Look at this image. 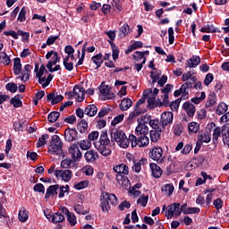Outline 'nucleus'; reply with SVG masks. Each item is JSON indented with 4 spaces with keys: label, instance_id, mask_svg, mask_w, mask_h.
I'll use <instances>...</instances> for the list:
<instances>
[{
    "label": "nucleus",
    "instance_id": "nucleus-1",
    "mask_svg": "<svg viewBox=\"0 0 229 229\" xmlns=\"http://www.w3.org/2000/svg\"><path fill=\"white\" fill-rule=\"evenodd\" d=\"M149 127L144 123H140L135 129V134H130V140L131 148H146L149 146Z\"/></svg>",
    "mask_w": 229,
    "mask_h": 229
},
{
    "label": "nucleus",
    "instance_id": "nucleus-2",
    "mask_svg": "<svg viewBox=\"0 0 229 229\" xmlns=\"http://www.w3.org/2000/svg\"><path fill=\"white\" fill-rule=\"evenodd\" d=\"M174 114L173 112H164L161 114V120H150L148 124L152 127V130H157V131H164L165 126H171L173 124V119Z\"/></svg>",
    "mask_w": 229,
    "mask_h": 229
},
{
    "label": "nucleus",
    "instance_id": "nucleus-3",
    "mask_svg": "<svg viewBox=\"0 0 229 229\" xmlns=\"http://www.w3.org/2000/svg\"><path fill=\"white\" fill-rule=\"evenodd\" d=\"M113 171L116 173V181L119 185H128L130 183V179H128V174H130V168L125 164H118L113 167Z\"/></svg>",
    "mask_w": 229,
    "mask_h": 229
},
{
    "label": "nucleus",
    "instance_id": "nucleus-4",
    "mask_svg": "<svg viewBox=\"0 0 229 229\" xmlns=\"http://www.w3.org/2000/svg\"><path fill=\"white\" fill-rule=\"evenodd\" d=\"M110 135L112 142H116L120 148H128V146L131 144V140H130V135L129 138L126 137V134L123 132V131L119 128L112 129Z\"/></svg>",
    "mask_w": 229,
    "mask_h": 229
},
{
    "label": "nucleus",
    "instance_id": "nucleus-5",
    "mask_svg": "<svg viewBox=\"0 0 229 229\" xmlns=\"http://www.w3.org/2000/svg\"><path fill=\"white\" fill-rule=\"evenodd\" d=\"M108 201L111 205L115 207V205H117V197L114 193H108L106 191L102 192L100 197V207L102 212L108 213L110 210V203Z\"/></svg>",
    "mask_w": 229,
    "mask_h": 229
},
{
    "label": "nucleus",
    "instance_id": "nucleus-6",
    "mask_svg": "<svg viewBox=\"0 0 229 229\" xmlns=\"http://www.w3.org/2000/svg\"><path fill=\"white\" fill-rule=\"evenodd\" d=\"M48 153H51V155H62V153H64V142L62 139H60V136H52L48 146Z\"/></svg>",
    "mask_w": 229,
    "mask_h": 229
},
{
    "label": "nucleus",
    "instance_id": "nucleus-7",
    "mask_svg": "<svg viewBox=\"0 0 229 229\" xmlns=\"http://www.w3.org/2000/svg\"><path fill=\"white\" fill-rule=\"evenodd\" d=\"M174 216H175V217H180V216H182L180 203H174L167 207V211L165 213L167 219H173Z\"/></svg>",
    "mask_w": 229,
    "mask_h": 229
},
{
    "label": "nucleus",
    "instance_id": "nucleus-8",
    "mask_svg": "<svg viewBox=\"0 0 229 229\" xmlns=\"http://www.w3.org/2000/svg\"><path fill=\"white\" fill-rule=\"evenodd\" d=\"M150 158L152 160H155L157 164H163L164 163V150L160 147L154 148L150 150Z\"/></svg>",
    "mask_w": 229,
    "mask_h": 229
},
{
    "label": "nucleus",
    "instance_id": "nucleus-9",
    "mask_svg": "<svg viewBox=\"0 0 229 229\" xmlns=\"http://www.w3.org/2000/svg\"><path fill=\"white\" fill-rule=\"evenodd\" d=\"M68 153L73 162H78L81 158V151L76 144H72L68 148Z\"/></svg>",
    "mask_w": 229,
    "mask_h": 229
},
{
    "label": "nucleus",
    "instance_id": "nucleus-10",
    "mask_svg": "<svg viewBox=\"0 0 229 229\" xmlns=\"http://www.w3.org/2000/svg\"><path fill=\"white\" fill-rule=\"evenodd\" d=\"M55 176L63 182H69L72 178V172L71 170H55Z\"/></svg>",
    "mask_w": 229,
    "mask_h": 229
},
{
    "label": "nucleus",
    "instance_id": "nucleus-11",
    "mask_svg": "<svg viewBox=\"0 0 229 229\" xmlns=\"http://www.w3.org/2000/svg\"><path fill=\"white\" fill-rule=\"evenodd\" d=\"M64 140L66 142H74V140H78V131L71 128L66 129L64 131Z\"/></svg>",
    "mask_w": 229,
    "mask_h": 229
},
{
    "label": "nucleus",
    "instance_id": "nucleus-12",
    "mask_svg": "<svg viewBox=\"0 0 229 229\" xmlns=\"http://www.w3.org/2000/svg\"><path fill=\"white\" fill-rule=\"evenodd\" d=\"M207 128L208 130H212V128H215L213 130V142L217 141V140L221 137V133L223 134V128L221 127H216V123L212 122L208 124Z\"/></svg>",
    "mask_w": 229,
    "mask_h": 229
},
{
    "label": "nucleus",
    "instance_id": "nucleus-13",
    "mask_svg": "<svg viewBox=\"0 0 229 229\" xmlns=\"http://www.w3.org/2000/svg\"><path fill=\"white\" fill-rule=\"evenodd\" d=\"M73 96L78 103H81L85 99V88L75 86L73 88Z\"/></svg>",
    "mask_w": 229,
    "mask_h": 229
},
{
    "label": "nucleus",
    "instance_id": "nucleus-14",
    "mask_svg": "<svg viewBox=\"0 0 229 229\" xmlns=\"http://www.w3.org/2000/svg\"><path fill=\"white\" fill-rule=\"evenodd\" d=\"M99 92L104 96L105 99H114V98H115V95H114L110 86L108 85H102Z\"/></svg>",
    "mask_w": 229,
    "mask_h": 229
},
{
    "label": "nucleus",
    "instance_id": "nucleus-15",
    "mask_svg": "<svg viewBox=\"0 0 229 229\" xmlns=\"http://www.w3.org/2000/svg\"><path fill=\"white\" fill-rule=\"evenodd\" d=\"M143 97L148 99L149 106H155L157 105V96L153 95V90L148 89L143 92Z\"/></svg>",
    "mask_w": 229,
    "mask_h": 229
},
{
    "label": "nucleus",
    "instance_id": "nucleus-16",
    "mask_svg": "<svg viewBox=\"0 0 229 229\" xmlns=\"http://www.w3.org/2000/svg\"><path fill=\"white\" fill-rule=\"evenodd\" d=\"M182 110L186 112L188 117H194V114H196V106L190 101L185 102L182 105Z\"/></svg>",
    "mask_w": 229,
    "mask_h": 229
},
{
    "label": "nucleus",
    "instance_id": "nucleus-17",
    "mask_svg": "<svg viewBox=\"0 0 229 229\" xmlns=\"http://www.w3.org/2000/svg\"><path fill=\"white\" fill-rule=\"evenodd\" d=\"M58 189H60V184H54L49 186L47 189V192L45 194V199H49V198H55V196L58 194Z\"/></svg>",
    "mask_w": 229,
    "mask_h": 229
},
{
    "label": "nucleus",
    "instance_id": "nucleus-18",
    "mask_svg": "<svg viewBox=\"0 0 229 229\" xmlns=\"http://www.w3.org/2000/svg\"><path fill=\"white\" fill-rule=\"evenodd\" d=\"M84 158L87 162H96L99 158V154H98V151L90 149L84 154Z\"/></svg>",
    "mask_w": 229,
    "mask_h": 229
},
{
    "label": "nucleus",
    "instance_id": "nucleus-19",
    "mask_svg": "<svg viewBox=\"0 0 229 229\" xmlns=\"http://www.w3.org/2000/svg\"><path fill=\"white\" fill-rule=\"evenodd\" d=\"M47 101H51V105H58L60 101H64V96L58 95V93H49L47 96Z\"/></svg>",
    "mask_w": 229,
    "mask_h": 229
},
{
    "label": "nucleus",
    "instance_id": "nucleus-20",
    "mask_svg": "<svg viewBox=\"0 0 229 229\" xmlns=\"http://www.w3.org/2000/svg\"><path fill=\"white\" fill-rule=\"evenodd\" d=\"M95 146H110V139L106 131H102L98 142L95 143Z\"/></svg>",
    "mask_w": 229,
    "mask_h": 229
},
{
    "label": "nucleus",
    "instance_id": "nucleus-21",
    "mask_svg": "<svg viewBox=\"0 0 229 229\" xmlns=\"http://www.w3.org/2000/svg\"><path fill=\"white\" fill-rule=\"evenodd\" d=\"M200 63L201 58H199V56L193 55L187 61L186 66L190 69H195V67H198Z\"/></svg>",
    "mask_w": 229,
    "mask_h": 229
},
{
    "label": "nucleus",
    "instance_id": "nucleus-22",
    "mask_svg": "<svg viewBox=\"0 0 229 229\" xmlns=\"http://www.w3.org/2000/svg\"><path fill=\"white\" fill-rule=\"evenodd\" d=\"M95 148L98 149V153L102 155V157H110V155H112V149H110L108 145H95Z\"/></svg>",
    "mask_w": 229,
    "mask_h": 229
},
{
    "label": "nucleus",
    "instance_id": "nucleus-23",
    "mask_svg": "<svg viewBox=\"0 0 229 229\" xmlns=\"http://www.w3.org/2000/svg\"><path fill=\"white\" fill-rule=\"evenodd\" d=\"M222 140L224 144H229V123L222 126Z\"/></svg>",
    "mask_w": 229,
    "mask_h": 229
},
{
    "label": "nucleus",
    "instance_id": "nucleus-24",
    "mask_svg": "<svg viewBox=\"0 0 229 229\" xmlns=\"http://www.w3.org/2000/svg\"><path fill=\"white\" fill-rule=\"evenodd\" d=\"M13 72L16 76H19L22 72V64L19 57L13 59Z\"/></svg>",
    "mask_w": 229,
    "mask_h": 229
},
{
    "label": "nucleus",
    "instance_id": "nucleus-25",
    "mask_svg": "<svg viewBox=\"0 0 229 229\" xmlns=\"http://www.w3.org/2000/svg\"><path fill=\"white\" fill-rule=\"evenodd\" d=\"M150 169L154 178H160L162 176V168L155 163L150 164Z\"/></svg>",
    "mask_w": 229,
    "mask_h": 229
},
{
    "label": "nucleus",
    "instance_id": "nucleus-26",
    "mask_svg": "<svg viewBox=\"0 0 229 229\" xmlns=\"http://www.w3.org/2000/svg\"><path fill=\"white\" fill-rule=\"evenodd\" d=\"M210 140H212V137L208 132H202L198 135V142H199L200 144H203V142L208 144Z\"/></svg>",
    "mask_w": 229,
    "mask_h": 229
},
{
    "label": "nucleus",
    "instance_id": "nucleus-27",
    "mask_svg": "<svg viewBox=\"0 0 229 229\" xmlns=\"http://www.w3.org/2000/svg\"><path fill=\"white\" fill-rule=\"evenodd\" d=\"M84 114L88 115L89 117H94L96 114H98V106L96 105H89L85 110Z\"/></svg>",
    "mask_w": 229,
    "mask_h": 229
},
{
    "label": "nucleus",
    "instance_id": "nucleus-28",
    "mask_svg": "<svg viewBox=\"0 0 229 229\" xmlns=\"http://www.w3.org/2000/svg\"><path fill=\"white\" fill-rule=\"evenodd\" d=\"M30 70H31V65L26 64L24 66L23 71L21 72V76H19L18 78H20L21 80V81H28V80H30Z\"/></svg>",
    "mask_w": 229,
    "mask_h": 229
},
{
    "label": "nucleus",
    "instance_id": "nucleus-29",
    "mask_svg": "<svg viewBox=\"0 0 229 229\" xmlns=\"http://www.w3.org/2000/svg\"><path fill=\"white\" fill-rule=\"evenodd\" d=\"M133 102L130 98H123L120 103V109L123 111L129 110V108H131Z\"/></svg>",
    "mask_w": 229,
    "mask_h": 229
},
{
    "label": "nucleus",
    "instance_id": "nucleus-30",
    "mask_svg": "<svg viewBox=\"0 0 229 229\" xmlns=\"http://www.w3.org/2000/svg\"><path fill=\"white\" fill-rule=\"evenodd\" d=\"M226 112H228V106L225 103L221 102L217 106V108L216 110V114L217 115H224V114H226Z\"/></svg>",
    "mask_w": 229,
    "mask_h": 229
},
{
    "label": "nucleus",
    "instance_id": "nucleus-31",
    "mask_svg": "<svg viewBox=\"0 0 229 229\" xmlns=\"http://www.w3.org/2000/svg\"><path fill=\"white\" fill-rule=\"evenodd\" d=\"M91 60L93 64L97 65V69H99V67H101L103 64V54L99 53L98 55L92 56Z\"/></svg>",
    "mask_w": 229,
    "mask_h": 229
},
{
    "label": "nucleus",
    "instance_id": "nucleus-32",
    "mask_svg": "<svg viewBox=\"0 0 229 229\" xmlns=\"http://www.w3.org/2000/svg\"><path fill=\"white\" fill-rule=\"evenodd\" d=\"M160 133H162V131L157 130H151L149 131L150 140L151 142H157V140H160Z\"/></svg>",
    "mask_w": 229,
    "mask_h": 229
},
{
    "label": "nucleus",
    "instance_id": "nucleus-33",
    "mask_svg": "<svg viewBox=\"0 0 229 229\" xmlns=\"http://www.w3.org/2000/svg\"><path fill=\"white\" fill-rule=\"evenodd\" d=\"M77 129L80 133H87L89 130V123H87V120H81V123L78 124Z\"/></svg>",
    "mask_w": 229,
    "mask_h": 229
},
{
    "label": "nucleus",
    "instance_id": "nucleus-34",
    "mask_svg": "<svg viewBox=\"0 0 229 229\" xmlns=\"http://www.w3.org/2000/svg\"><path fill=\"white\" fill-rule=\"evenodd\" d=\"M11 105L14 106V108H21L22 106V101H21V95H16L10 100Z\"/></svg>",
    "mask_w": 229,
    "mask_h": 229
},
{
    "label": "nucleus",
    "instance_id": "nucleus-35",
    "mask_svg": "<svg viewBox=\"0 0 229 229\" xmlns=\"http://www.w3.org/2000/svg\"><path fill=\"white\" fill-rule=\"evenodd\" d=\"M188 131L190 133H198V131H199V123L196 122H191L188 124Z\"/></svg>",
    "mask_w": 229,
    "mask_h": 229
},
{
    "label": "nucleus",
    "instance_id": "nucleus-36",
    "mask_svg": "<svg viewBox=\"0 0 229 229\" xmlns=\"http://www.w3.org/2000/svg\"><path fill=\"white\" fill-rule=\"evenodd\" d=\"M79 146L81 149L87 151V149H90V148H92V142L89 141V140H82L79 142Z\"/></svg>",
    "mask_w": 229,
    "mask_h": 229
},
{
    "label": "nucleus",
    "instance_id": "nucleus-37",
    "mask_svg": "<svg viewBox=\"0 0 229 229\" xmlns=\"http://www.w3.org/2000/svg\"><path fill=\"white\" fill-rule=\"evenodd\" d=\"M0 64H3L4 65H10L12 64V59H10V56L6 55L4 52L0 53Z\"/></svg>",
    "mask_w": 229,
    "mask_h": 229
},
{
    "label": "nucleus",
    "instance_id": "nucleus-38",
    "mask_svg": "<svg viewBox=\"0 0 229 229\" xmlns=\"http://www.w3.org/2000/svg\"><path fill=\"white\" fill-rule=\"evenodd\" d=\"M130 33V26L127 23H124L120 29H119V37L121 38H124L126 35Z\"/></svg>",
    "mask_w": 229,
    "mask_h": 229
},
{
    "label": "nucleus",
    "instance_id": "nucleus-39",
    "mask_svg": "<svg viewBox=\"0 0 229 229\" xmlns=\"http://www.w3.org/2000/svg\"><path fill=\"white\" fill-rule=\"evenodd\" d=\"M197 80L198 79L196 78V76L191 77L190 80L186 81V82L182 85V89H193Z\"/></svg>",
    "mask_w": 229,
    "mask_h": 229
},
{
    "label": "nucleus",
    "instance_id": "nucleus-40",
    "mask_svg": "<svg viewBox=\"0 0 229 229\" xmlns=\"http://www.w3.org/2000/svg\"><path fill=\"white\" fill-rule=\"evenodd\" d=\"M157 106H169V95L164 94L162 100H157Z\"/></svg>",
    "mask_w": 229,
    "mask_h": 229
},
{
    "label": "nucleus",
    "instance_id": "nucleus-41",
    "mask_svg": "<svg viewBox=\"0 0 229 229\" xmlns=\"http://www.w3.org/2000/svg\"><path fill=\"white\" fill-rule=\"evenodd\" d=\"M201 33H217V29L212 24H208L204 28L200 29Z\"/></svg>",
    "mask_w": 229,
    "mask_h": 229
},
{
    "label": "nucleus",
    "instance_id": "nucleus-42",
    "mask_svg": "<svg viewBox=\"0 0 229 229\" xmlns=\"http://www.w3.org/2000/svg\"><path fill=\"white\" fill-rule=\"evenodd\" d=\"M58 62H60V57L58 56V53L55 52V53H54L53 60L48 61V63L47 64V69H51V67H53V65H56V64H58Z\"/></svg>",
    "mask_w": 229,
    "mask_h": 229
},
{
    "label": "nucleus",
    "instance_id": "nucleus-43",
    "mask_svg": "<svg viewBox=\"0 0 229 229\" xmlns=\"http://www.w3.org/2000/svg\"><path fill=\"white\" fill-rule=\"evenodd\" d=\"M65 216L62 213H55L52 216V223H64Z\"/></svg>",
    "mask_w": 229,
    "mask_h": 229
},
{
    "label": "nucleus",
    "instance_id": "nucleus-44",
    "mask_svg": "<svg viewBox=\"0 0 229 229\" xmlns=\"http://www.w3.org/2000/svg\"><path fill=\"white\" fill-rule=\"evenodd\" d=\"M146 110H133L130 114H129V121H135L140 115L141 114H144Z\"/></svg>",
    "mask_w": 229,
    "mask_h": 229
},
{
    "label": "nucleus",
    "instance_id": "nucleus-45",
    "mask_svg": "<svg viewBox=\"0 0 229 229\" xmlns=\"http://www.w3.org/2000/svg\"><path fill=\"white\" fill-rule=\"evenodd\" d=\"M162 192H165L167 196H171L173 192L174 191V187L172 184H165L161 188Z\"/></svg>",
    "mask_w": 229,
    "mask_h": 229
},
{
    "label": "nucleus",
    "instance_id": "nucleus-46",
    "mask_svg": "<svg viewBox=\"0 0 229 229\" xmlns=\"http://www.w3.org/2000/svg\"><path fill=\"white\" fill-rule=\"evenodd\" d=\"M18 217H19V220L21 221V223H26L30 216L28 215V211H26L25 209H21L19 211Z\"/></svg>",
    "mask_w": 229,
    "mask_h": 229
},
{
    "label": "nucleus",
    "instance_id": "nucleus-47",
    "mask_svg": "<svg viewBox=\"0 0 229 229\" xmlns=\"http://www.w3.org/2000/svg\"><path fill=\"white\" fill-rule=\"evenodd\" d=\"M35 72H36V78H42L44 76V72L46 71V66L42 64L38 70V64L35 65Z\"/></svg>",
    "mask_w": 229,
    "mask_h": 229
},
{
    "label": "nucleus",
    "instance_id": "nucleus-48",
    "mask_svg": "<svg viewBox=\"0 0 229 229\" xmlns=\"http://www.w3.org/2000/svg\"><path fill=\"white\" fill-rule=\"evenodd\" d=\"M58 117H60V113L53 111L48 114L47 119L49 123H56V121H58Z\"/></svg>",
    "mask_w": 229,
    "mask_h": 229
},
{
    "label": "nucleus",
    "instance_id": "nucleus-49",
    "mask_svg": "<svg viewBox=\"0 0 229 229\" xmlns=\"http://www.w3.org/2000/svg\"><path fill=\"white\" fill-rule=\"evenodd\" d=\"M5 89L6 90H8L9 92H12V94H15V92H17V84L14 82H9L5 85Z\"/></svg>",
    "mask_w": 229,
    "mask_h": 229
},
{
    "label": "nucleus",
    "instance_id": "nucleus-50",
    "mask_svg": "<svg viewBox=\"0 0 229 229\" xmlns=\"http://www.w3.org/2000/svg\"><path fill=\"white\" fill-rule=\"evenodd\" d=\"M132 58H133V60H135V62L139 63L140 60H142V62H143L144 58H146V56H144V53H142L140 51H136L132 55Z\"/></svg>",
    "mask_w": 229,
    "mask_h": 229
},
{
    "label": "nucleus",
    "instance_id": "nucleus-51",
    "mask_svg": "<svg viewBox=\"0 0 229 229\" xmlns=\"http://www.w3.org/2000/svg\"><path fill=\"white\" fill-rule=\"evenodd\" d=\"M205 98H207V96L205 95V91H202L199 97H195L191 98V103H194L195 105H199V103H201V101H203Z\"/></svg>",
    "mask_w": 229,
    "mask_h": 229
},
{
    "label": "nucleus",
    "instance_id": "nucleus-52",
    "mask_svg": "<svg viewBox=\"0 0 229 229\" xmlns=\"http://www.w3.org/2000/svg\"><path fill=\"white\" fill-rule=\"evenodd\" d=\"M47 139H49V135L43 134L37 142V148H42V146L46 144V140H47Z\"/></svg>",
    "mask_w": 229,
    "mask_h": 229
},
{
    "label": "nucleus",
    "instance_id": "nucleus-53",
    "mask_svg": "<svg viewBox=\"0 0 229 229\" xmlns=\"http://www.w3.org/2000/svg\"><path fill=\"white\" fill-rule=\"evenodd\" d=\"M61 165L64 169H67V168L72 167V165H74V161L72 159L66 158L62 161Z\"/></svg>",
    "mask_w": 229,
    "mask_h": 229
},
{
    "label": "nucleus",
    "instance_id": "nucleus-54",
    "mask_svg": "<svg viewBox=\"0 0 229 229\" xmlns=\"http://www.w3.org/2000/svg\"><path fill=\"white\" fill-rule=\"evenodd\" d=\"M89 180L81 181L74 185L75 189L77 191H81V189H87V186L89 185Z\"/></svg>",
    "mask_w": 229,
    "mask_h": 229
},
{
    "label": "nucleus",
    "instance_id": "nucleus-55",
    "mask_svg": "<svg viewBox=\"0 0 229 229\" xmlns=\"http://www.w3.org/2000/svg\"><path fill=\"white\" fill-rule=\"evenodd\" d=\"M65 194H69V185L59 186V198H64Z\"/></svg>",
    "mask_w": 229,
    "mask_h": 229
},
{
    "label": "nucleus",
    "instance_id": "nucleus-56",
    "mask_svg": "<svg viewBox=\"0 0 229 229\" xmlns=\"http://www.w3.org/2000/svg\"><path fill=\"white\" fill-rule=\"evenodd\" d=\"M66 217H67V221H68V223H70L71 226H75L76 223H78V221L76 220V216L72 212L71 214H69Z\"/></svg>",
    "mask_w": 229,
    "mask_h": 229
},
{
    "label": "nucleus",
    "instance_id": "nucleus-57",
    "mask_svg": "<svg viewBox=\"0 0 229 229\" xmlns=\"http://www.w3.org/2000/svg\"><path fill=\"white\" fill-rule=\"evenodd\" d=\"M148 199H149L148 196L142 195L138 199L137 203L138 205H141V207H146V205H148Z\"/></svg>",
    "mask_w": 229,
    "mask_h": 229
},
{
    "label": "nucleus",
    "instance_id": "nucleus-58",
    "mask_svg": "<svg viewBox=\"0 0 229 229\" xmlns=\"http://www.w3.org/2000/svg\"><path fill=\"white\" fill-rule=\"evenodd\" d=\"M124 121V114H121L114 118V120L111 122L112 126H115L116 124H119V123H123Z\"/></svg>",
    "mask_w": 229,
    "mask_h": 229
},
{
    "label": "nucleus",
    "instance_id": "nucleus-59",
    "mask_svg": "<svg viewBox=\"0 0 229 229\" xmlns=\"http://www.w3.org/2000/svg\"><path fill=\"white\" fill-rule=\"evenodd\" d=\"M154 71L151 72L150 77L152 81V83H155L157 80H160V72L157 71V69L153 68Z\"/></svg>",
    "mask_w": 229,
    "mask_h": 229
},
{
    "label": "nucleus",
    "instance_id": "nucleus-60",
    "mask_svg": "<svg viewBox=\"0 0 229 229\" xmlns=\"http://www.w3.org/2000/svg\"><path fill=\"white\" fill-rule=\"evenodd\" d=\"M182 131H183V127L180 123H176L174 127V133L177 137H180L182 135Z\"/></svg>",
    "mask_w": 229,
    "mask_h": 229
},
{
    "label": "nucleus",
    "instance_id": "nucleus-61",
    "mask_svg": "<svg viewBox=\"0 0 229 229\" xmlns=\"http://www.w3.org/2000/svg\"><path fill=\"white\" fill-rule=\"evenodd\" d=\"M74 211L77 214H81L82 216H85L88 213V211L83 208V206L80 204L74 206Z\"/></svg>",
    "mask_w": 229,
    "mask_h": 229
},
{
    "label": "nucleus",
    "instance_id": "nucleus-62",
    "mask_svg": "<svg viewBox=\"0 0 229 229\" xmlns=\"http://www.w3.org/2000/svg\"><path fill=\"white\" fill-rule=\"evenodd\" d=\"M88 139H89V141L98 140V139H99V131H93L91 133L89 134Z\"/></svg>",
    "mask_w": 229,
    "mask_h": 229
},
{
    "label": "nucleus",
    "instance_id": "nucleus-63",
    "mask_svg": "<svg viewBox=\"0 0 229 229\" xmlns=\"http://www.w3.org/2000/svg\"><path fill=\"white\" fill-rule=\"evenodd\" d=\"M212 81H214V74L208 73L205 77L204 84L206 85V87H208V85H210Z\"/></svg>",
    "mask_w": 229,
    "mask_h": 229
},
{
    "label": "nucleus",
    "instance_id": "nucleus-64",
    "mask_svg": "<svg viewBox=\"0 0 229 229\" xmlns=\"http://www.w3.org/2000/svg\"><path fill=\"white\" fill-rule=\"evenodd\" d=\"M33 190L35 192H42V194H44V192H46V188L44 187V184L42 183H38L33 187Z\"/></svg>",
    "mask_w": 229,
    "mask_h": 229
}]
</instances>
